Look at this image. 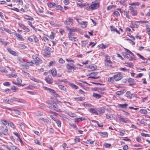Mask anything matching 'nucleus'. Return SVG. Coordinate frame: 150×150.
<instances>
[{
  "label": "nucleus",
  "instance_id": "obj_1",
  "mask_svg": "<svg viewBox=\"0 0 150 150\" xmlns=\"http://www.w3.org/2000/svg\"><path fill=\"white\" fill-rule=\"evenodd\" d=\"M33 60L28 62L30 64V66H33L34 64H35L36 65H38L39 64L42 63V60L36 56H33Z\"/></svg>",
  "mask_w": 150,
  "mask_h": 150
},
{
  "label": "nucleus",
  "instance_id": "obj_2",
  "mask_svg": "<svg viewBox=\"0 0 150 150\" xmlns=\"http://www.w3.org/2000/svg\"><path fill=\"white\" fill-rule=\"evenodd\" d=\"M99 6V3H96L95 1L92 2L91 4L89 6V9L91 10H95L97 9Z\"/></svg>",
  "mask_w": 150,
  "mask_h": 150
},
{
  "label": "nucleus",
  "instance_id": "obj_3",
  "mask_svg": "<svg viewBox=\"0 0 150 150\" xmlns=\"http://www.w3.org/2000/svg\"><path fill=\"white\" fill-rule=\"evenodd\" d=\"M0 131L3 134L6 135L8 133V129L6 126H1Z\"/></svg>",
  "mask_w": 150,
  "mask_h": 150
},
{
  "label": "nucleus",
  "instance_id": "obj_4",
  "mask_svg": "<svg viewBox=\"0 0 150 150\" xmlns=\"http://www.w3.org/2000/svg\"><path fill=\"white\" fill-rule=\"evenodd\" d=\"M44 52L46 54L48 55H50L51 53L53 52L52 48L47 46L45 47Z\"/></svg>",
  "mask_w": 150,
  "mask_h": 150
},
{
  "label": "nucleus",
  "instance_id": "obj_5",
  "mask_svg": "<svg viewBox=\"0 0 150 150\" xmlns=\"http://www.w3.org/2000/svg\"><path fill=\"white\" fill-rule=\"evenodd\" d=\"M114 80L117 81L121 80L123 77V76L121 75L120 73H118L117 74L115 75L114 76Z\"/></svg>",
  "mask_w": 150,
  "mask_h": 150
},
{
  "label": "nucleus",
  "instance_id": "obj_6",
  "mask_svg": "<svg viewBox=\"0 0 150 150\" xmlns=\"http://www.w3.org/2000/svg\"><path fill=\"white\" fill-rule=\"evenodd\" d=\"M117 117L120 122L125 123H128L129 122V120L127 118H122L120 115H117Z\"/></svg>",
  "mask_w": 150,
  "mask_h": 150
},
{
  "label": "nucleus",
  "instance_id": "obj_7",
  "mask_svg": "<svg viewBox=\"0 0 150 150\" xmlns=\"http://www.w3.org/2000/svg\"><path fill=\"white\" fill-rule=\"evenodd\" d=\"M44 89L45 90L49 91L52 95L54 96H55L57 95L55 91L54 90L47 87H45Z\"/></svg>",
  "mask_w": 150,
  "mask_h": 150
},
{
  "label": "nucleus",
  "instance_id": "obj_8",
  "mask_svg": "<svg viewBox=\"0 0 150 150\" xmlns=\"http://www.w3.org/2000/svg\"><path fill=\"white\" fill-rule=\"evenodd\" d=\"M45 80L49 84L53 82V79L51 75H48L46 77Z\"/></svg>",
  "mask_w": 150,
  "mask_h": 150
},
{
  "label": "nucleus",
  "instance_id": "obj_9",
  "mask_svg": "<svg viewBox=\"0 0 150 150\" xmlns=\"http://www.w3.org/2000/svg\"><path fill=\"white\" fill-rule=\"evenodd\" d=\"M18 24L20 27L24 30L25 31L27 32H29L30 31V29L26 27L23 24L20 23H18Z\"/></svg>",
  "mask_w": 150,
  "mask_h": 150
},
{
  "label": "nucleus",
  "instance_id": "obj_10",
  "mask_svg": "<svg viewBox=\"0 0 150 150\" xmlns=\"http://www.w3.org/2000/svg\"><path fill=\"white\" fill-rule=\"evenodd\" d=\"M88 111L94 115H98V113L97 110H96L94 108H91L88 109Z\"/></svg>",
  "mask_w": 150,
  "mask_h": 150
},
{
  "label": "nucleus",
  "instance_id": "obj_11",
  "mask_svg": "<svg viewBox=\"0 0 150 150\" xmlns=\"http://www.w3.org/2000/svg\"><path fill=\"white\" fill-rule=\"evenodd\" d=\"M59 88L64 91H67L68 90V88L67 86H65L61 85H58Z\"/></svg>",
  "mask_w": 150,
  "mask_h": 150
},
{
  "label": "nucleus",
  "instance_id": "obj_12",
  "mask_svg": "<svg viewBox=\"0 0 150 150\" xmlns=\"http://www.w3.org/2000/svg\"><path fill=\"white\" fill-rule=\"evenodd\" d=\"M14 35L17 37L18 39L21 41H24V40L23 38L22 37V35L16 33H14Z\"/></svg>",
  "mask_w": 150,
  "mask_h": 150
},
{
  "label": "nucleus",
  "instance_id": "obj_13",
  "mask_svg": "<svg viewBox=\"0 0 150 150\" xmlns=\"http://www.w3.org/2000/svg\"><path fill=\"white\" fill-rule=\"evenodd\" d=\"M8 51L11 54L14 55L16 56L17 55V54L16 52L14 51L13 50H11V49L9 47H7V49Z\"/></svg>",
  "mask_w": 150,
  "mask_h": 150
},
{
  "label": "nucleus",
  "instance_id": "obj_14",
  "mask_svg": "<svg viewBox=\"0 0 150 150\" xmlns=\"http://www.w3.org/2000/svg\"><path fill=\"white\" fill-rule=\"evenodd\" d=\"M66 67L67 69V71L68 72H72V65H70L69 64L66 65Z\"/></svg>",
  "mask_w": 150,
  "mask_h": 150
},
{
  "label": "nucleus",
  "instance_id": "obj_15",
  "mask_svg": "<svg viewBox=\"0 0 150 150\" xmlns=\"http://www.w3.org/2000/svg\"><path fill=\"white\" fill-rule=\"evenodd\" d=\"M85 120V119L83 117L76 118L74 119V121L75 122H79L82 120Z\"/></svg>",
  "mask_w": 150,
  "mask_h": 150
},
{
  "label": "nucleus",
  "instance_id": "obj_16",
  "mask_svg": "<svg viewBox=\"0 0 150 150\" xmlns=\"http://www.w3.org/2000/svg\"><path fill=\"white\" fill-rule=\"evenodd\" d=\"M86 67L89 68L90 69H91L93 70H96L97 68V66L94 64H92L91 65L87 66Z\"/></svg>",
  "mask_w": 150,
  "mask_h": 150
},
{
  "label": "nucleus",
  "instance_id": "obj_17",
  "mask_svg": "<svg viewBox=\"0 0 150 150\" xmlns=\"http://www.w3.org/2000/svg\"><path fill=\"white\" fill-rule=\"evenodd\" d=\"M87 22L85 21H81L80 22V24L81 25V27L83 28H85L87 26L86 23Z\"/></svg>",
  "mask_w": 150,
  "mask_h": 150
},
{
  "label": "nucleus",
  "instance_id": "obj_18",
  "mask_svg": "<svg viewBox=\"0 0 150 150\" xmlns=\"http://www.w3.org/2000/svg\"><path fill=\"white\" fill-rule=\"evenodd\" d=\"M66 28H67V30H68V31H69V33H73L74 32H75L76 31V30H77L76 29V28L72 29V28H69L68 26H67L66 27Z\"/></svg>",
  "mask_w": 150,
  "mask_h": 150
},
{
  "label": "nucleus",
  "instance_id": "obj_19",
  "mask_svg": "<svg viewBox=\"0 0 150 150\" xmlns=\"http://www.w3.org/2000/svg\"><path fill=\"white\" fill-rule=\"evenodd\" d=\"M75 33H69L68 35V36L70 40H72V38H73V36L74 35Z\"/></svg>",
  "mask_w": 150,
  "mask_h": 150
},
{
  "label": "nucleus",
  "instance_id": "obj_20",
  "mask_svg": "<svg viewBox=\"0 0 150 150\" xmlns=\"http://www.w3.org/2000/svg\"><path fill=\"white\" fill-rule=\"evenodd\" d=\"M51 73L52 75L54 76H57V71L55 69H53L51 70Z\"/></svg>",
  "mask_w": 150,
  "mask_h": 150
},
{
  "label": "nucleus",
  "instance_id": "obj_21",
  "mask_svg": "<svg viewBox=\"0 0 150 150\" xmlns=\"http://www.w3.org/2000/svg\"><path fill=\"white\" fill-rule=\"evenodd\" d=\"M97 112H98V115H100V114H103L105 110L103 108H99L97 110Z\"/></svg>",
  "mask_w": 150,
  "mask_h": 150
},
{
  "label": "nucleus",
  "instance_id": "obj_22",
  "mask_svg": "<svg viewBox=\"0 0 150 150\" xmlns=\"http://www.w3.org/2000/svg\"><path fill=\"white\" fill-rule=\"evenodd\" d=\"M93 96L95 97L97 99H99L101 98V96L98 94L93 93Z\"/></svg>",
  "mask_w": 150,
  "mask_h": 150
},
{
  "label": "nucleus",
  "instance_id": "obj_23",
  "mask_svg": "<svg viewBox=\"0 0 150 150\" xmlns=\"http://www.w3.org/2000/svg\"><path fill=\"white\" fill-rule=\"evenodd\" d=\"M19 61L20 62L22 63H25L26 64H27V63H29L28 62H28L25 59H24L22 58H21L19 59Z\"/></svg>",
  "mask_w": 150,
  "mask_h": 150
},
{
  "label": "nucleus",
  "instance_id": "obj_24",
  "mask_svg": "<svg viewBox=\"0 0 150 150\" xmlns=\"http://www.w3.org/2000/svg\"><path fill=\"white\" fill-rule=\"evenodd\" d=\"M47 5L50 8H53L56 5V4L54 2H49L47 3Z\"/></svg>",
  "mask_w": 150,
  "mask_h": 150
},
{
  "label": "nucleus",
  "instance_id": "obj_25",
  "mask_svg": "<svg viewBox=\"0 0 150 150\" xmlns=\"http://www.w3.org/2000/svg\"><path fill=\"white\" fill-rule=\"evenodd\" d=\"M125 90H123L117 91L116 92V95H122L123 93H125Z\"/></svg>",
  "mask_w": 150,
  "mask_h": 150
},
{
  "label": "nucleus",
  "instance_id": "obj_26",
  "mask_svg": "<svg viewBox=\"0 0 150 150\" xmlns=\"http://www.w3.org/2000/svg\"><path fill=\"white\" fill-rule=\"evenodd\" d=\"M85 99V97H76L74 98L75 100L79 101H82Z\"/></svg>",
  "mask_w": 150,
  "mask_h": 150
},
{
  "label": "nucleus",
  "instance_id": "obj_27",
  "mask_svg": "<svg viewBox=\"0 0 150 150\" xmlns=\"http://www.w3.org/2000/svg\"><path fill=\"white\" fill-rule=\"evenodd\" d=\"M11 100H12L14 101L17 102H22V100L20 99L16 98L15 97H13L12 98H11Z\"/></svg>",
  "mask_w": 150,
  "mask_h": 150
},
{
  "label": "nucleus",
  "instance_id": "obj_28",
  "mask_svg": "<svg viewBox=\"0 0 150 150\" xmlns=\"http://www.w3.org/2000/svg\"><path fill=\"white\" fill-rule=\"evenodd\" d=\"M67 114L70 117H75L77 116V115L75 114L72 113L71 112H69Z\"/></svg>",
  "mask_w": 150,
  "mask_h": 150
},
{
  "label": "nucleus",
  "instance_id": "obj_29",
  "mask_svg": "<svg viewBox=\"0 0 150 150\" xmlns=\"http://www.w3.org/2000/svg\"><path fill=\"white\" fill-rule=\"evenodd\" d=\"M48 107L50 108H53L54 109L56 105H57V104L55 103H49L48 104Z\"/></svg>",
  "mask_w": 150,
  "mask_h": 150
},
{
  "label": "nucleus",
  "instance_id": "obj_30",
  "mask_svg": "<svg viewBox=\"0 0 150 150\" xmlns=\"http://www.w3.org/2000/svg\"><path fill=\"white\" fill-rule=\"evenodd\" d=\"M69 85L73 88H74L75 89L78 88V87L73 83H70Z\"/></svg>",
  "mask_w": 150,
  "mask_h": 150
},
{
  "label": "nucleus",
  "instance_id": "obj_31",
  "mask_svg": "<svg viewBox=\"0 0 150 150\" xmlns=\"http://www.w3.org/2000/svg\"><path fill=\"white\" fill-rule=\"evenodd\" d=\"M114 77H109L108 78V81L110 83H113L114 82Z\"/></svg>",
  "mask_w": 150,
  "mask_h": 150
},
{
  "label": "nucleus",
  "instance_id": "obj_32",
  "mask_svg": "<svg viewBox=\"0 0 150 150\" xmlns=\"http://www.w3.org/2000/svg\"><path fill=\"white\" fill-rule=\"evenodd\" d=\"M0 71L6 74H7L8 73V71L6 70L5 68L3 67H0Z\"/></svg>",
  "mask_w": 150,
  "mask_h": 150
},
{
  "label": "nucleus",
  "instance_id": "obj_33",
  "mask_svg": "<svg viewBox=\"0 0 150 150\" xmlns=\"http://www.w3.org/2000/svg\"><path fill=\"white\" fill-rule=\"evenodd\" d=\"M106 117L107 119L112 120L113 118V116L111 114H108L106 115Z\"/></svg>",
  "mask_w": 150,
  "mask_h": 150
},
{
  "label": "nucleus",
  "instance_id": "obj_34",
  "mask_svg": "<svg viewBox=\"0 0 150 150\" xmlns=\"http://www.w3.org/2000/svg\"><path fill=\"white\" fill-rule=\"evenodd\" d=\"M81 42H82V46L84 47L86 46L88 43L87 40L82 41Z\"/></svg>",
  "mask_w": 150,
  "mask_h": 150
},
{
  "label": "nucleus",
  "instance_id": "obj_35",
  "mask_svg": "<svg viewBox=\"0 0 150 150\" xmlns=\"http://www.w3.org/2000/svg\"><path fill=\"white\" fill-rule=\"evenodd\" d=\"M122 55L126 57L127 58H128L129 57V54H128L125 52H123L122 53Z\"/></svg>",
  "mask_w": 150,
  "mask_h": 150
},
{
  "label": "nucleus",
  "instance_id": "obj_36",
  "mask_svg": "<svg viewBox=\"0 0 150 150\" xmlns=\"http://www.w3.org/2000/svg\"><path fill=\"white\" fill-rule=\"evenodd\" d=\"M125 66L128 67L130 68H132L133 66V64L132 63H125Z\"/></svg>",
  "mask_w": 150,
  "mask_h": 150
},
{
  "label": "nucleus",
  "instance_id": "obj_37",
  "mask_svg": "<svg viewBox=\"0 0 150 150\" xmlns=\"http://www.w3.org/2000/svg\"><path fill=\"white\" fill-rule=\"evenodd\" d=\"M25 18L30 21H33L34 20L33 18L31 17L28 16H26L24 17Z\"/></svg>",
  "mask_w": 150,
  "mask_h": 150
},
{
  "label": "nucleus",
  "instance_id": "obj_38",
  "mask_svg": "<svg viewBox=\"0 0 150 150\" xmlns=\"http://www.w3.org/2000/svg\"><path fill=\"white\" fill-rule=\"evenodd\" d=\"M67 21H68V22L70 23V24H71V25H73V20L71 18L69 17L67 19Z\"/></svg>",
  "mask_w": 150,
  "mask_h": 150
},
{
  "label": "nucleus",
  "instance_id": "obj_39",
  "mask_svg": "<svg viewBox=\"0 0 150 150\" xmlns=\"http://www.w3.org/2000/svg\"><path fill=\"white\" fill-rule=\"evenodd\" d=\"M119 132L120 133V135L121 136H123L124 135L125 132V130L122 129H120Z\"/></svg>",
  "mask_w": 150,
  "mask_h": 150
},
{
  "label": "nucleus",
  "instance_id": "obj_40",
  "mask_svg": "<svg viewBox=\"0 0 150 150\" xmlns=\"http://www.w3.org/2000/svg\"><path fill=\"white\" fill-rule=\"evenodd\" d=\"M128 105V104L125 103L123 104H119V107L120 108H125Z\"/></svg>",
  "mask_w": 150,
  "mask_h": 150
},
{
  "label": "nucleus",
  "instance_id": "obj_41",
  "mask_svg": "<svg viewBox=\"0 0 150 150\" xmlns=\"http://www.w3.org/2000/svg\"><path fill=\"white\" fill-rule=\"evenodd\" d=\"M130 13L133 16H135L137 15V12L136 10H134V11H133L132 12H130Z\"/></svg>",
  "mask_w": 150,
  "mask_h": 150
},
{
  "label": "nucleus",
  "instance_id": "obj_42",
  "mask_svg": "<svg viewBox=\"0 0 150 150\" xmlns=\"http://www.w3.org/2000/svg\"><path fill=\"white\" fill-rule=\"evenodd\" d=\"M11 99L10 100L8 99H4L3 100V102L4 103H10L9 102H11Z\"/></svg>",
  "mask_w": 150,
  "mask_h": 150
},
{
  "label": "nucleus",
  "instance_id": "obj_43",
  "mask_svg": "<svg viewBox=\"0 0 150 150\" xmlns=\"http://www.w3.org/2000/svg\"><path fill=\"white\" fill-rule=\"evenodd\" d=\"M140 112L141 113L143 114H146L147 113V111L145 109H141Z\"/></svg>",
  "mask_w": 150,
  "mask_h": 150
},
{
  "label": "nucleus",
  "instance_id": "obj_44",
  "mask_svg": "<svg viewBox=\"0 0 150 150\" xmlns=\"http://www.w3.org/2000/svg\"><path fill=\"white\" fill-rule=\"evenodd\" d=\"M126 96L128 98L131 99L135 96V95L134 94H131L130 96Z\"/></svg>",
  "mask_w": 150,
  "mask_h": 150
},
{
  "label": "nucleus",
  "instance_id": "obj_45",
  "mask_svg": "<svg viewBox=\"0 0 150 150\" xmlns=\"http://www.w3.org/2000/svg\"><path fill=\"white\" fill-rule=\"evenodd\" d=\"M124 11V14L125 16L126 17L128 18H130V16L128 14V13L127 11Z\"/></svg>",
  "mask_w": 150,
  "mask_h": 150
},
{
  "label": "nucleus",
  "instance_id": "obj_46",
  "mask_svg": "<svg viewBox=\"0 0 150 150\" xmlns=\"http://www.w3.org/2000/svg\"><path fill=\"white\" fill-rule=\"evenodd\" d=\"M35 115L38 116H41L43 115V113L41 112L38 111L36 112Z\"/></svg>",
  "mask_w": 150,
  "mask_h": 150
},
{
  "label": "nucleus",
  "instance_id": "obj_47",
  "mask_svg": "<svg viewBox=\"0 0 150 150\" xmlns=\"http://www.w3.org/2000/svg\"><path fill=\"white\" fill-rule=\"evenodd\" d=\"M22 73L23 74L25 75L26 76H28V77L30 76V74L29 73H28V72H27L25 71H22Z\"/></svg>",
  "mask_w": 150,
  "mask_h": 150
},
{
  "label": "nucleus",
  "instance_id": "obj_48",
  "mask_svg": "<svg viewBox=\"0 0 150 150\" xmlns=\"http://www.w3.org/2000/svg\"><path fill=\"white\" fill-rule=\"evenodd\" d=\"M130 27L131 28H138L139 27V25L136 24H132V26H130Z\"/></svg>",
  "mask_w": 150,
  "mask_h": 150
},
{
  "label": "nucleus",
  "instance_id": "obj_49",
  "mask_svg": "<svg viewBox=\"0 0 150 150\" xmlns=\"http://www.w3.org/2000/svg\"><path fill=\"white\" fill-rule=\"evenodd\" d=\"M56 123L57 124L58 126L59 127H60L61 126V122L59 120H56Z\"/></svg>",
  "mask_w": 150,
  "mask_h": 150
},
{
  "label": "nucleus",
  "instance_id": "obj_50",
  "mask_svg": "<svg viewBox=\"0 0 150 150\" xmlns=\"http://www.w3.org/2000/svg\"><path fill=\"white\" fill-rule=\"evenodd\" d=\"M137 55L140 58L143 60H145L146 59L144 58L141 55L137 53Z\"/></svg>",
  "mask_w": 150,
  "mask_h": 150
},
{
  "label": "nucleus",
  "instance_id": "obj_51",
  "mask_svg": "<svg viewBox=\"0 0 150 150\" xmlns=\"http://www.w3.org/2000/svg\"><path fill=\"white\" fill-rule=\"evenodd\" d=\"M94 141L91 140L90 139L88 140L86 142V143L93 144L94 142Z\"/></svg>",
  "mask_w": 150,
  "mask_h": 150
},
{
  "label": "nucleus",
  "instance_id": "obj_52",
  "mask_svg": "<svg viewBox=\"0 0 150 150\" xmlns=\"http://www.w3.org/2000/svg\"><path fill=\"white\" fill-rule=\"evenodd\" d=\"M120 70L123 71L125 72H129V69H127L125 68H121L120 69Z\"/></svg>",
  "mask_w": 150,
  "mask_h": 150
},
{
  "label": "nucleus",
  "instance_id": "obj_53",
  "mask_svg": "<svg viewBox=\"0 0 150 150\" xmlns=\"http://www.w3.org/2000/svg\"><path fill=\"white\" fill-rule=\"evenodd\" d=\"M1 42L2 43V44L3 45H4V46H6L7 45H9V42H6V41H2V42Z\"/></svg>",
  "mask_w": 150,
  "mask_h": 150
},
{
  "label": "nucleus",
  "instance_id": "obj_54",
  "mask_svg": "<svg viewBox=\"0 0 150 150\" xmlns=\"http://www.w3.org/2000/svg\"><path fill=\"white\" fill-rule=\"evenodd\" d=\"M58 62L59 63H61L62 64H63L65 62V61L62 58H60L59 59Z\"/></svg>",
  "mask_w": 150,
  "mask_h": 150
},
{
  "label": "nucleus",
  "instance_id": "obj_55",
  "mask_svg": "<svg viewBox=\"0 0 150 150\" xmlns=\"http://www.w3.org/2000/svg\"><path fill=\"white\" fill-rule=\"evenodd\" d=\"M13 111H15L16 113L18 115H20L21 114V112L18 110L17 109H13Z\"/></svg>",
  "mask_w": 150,
  "mask_h": 150
},
{
  "label": "nucleus",
  "instance_id": "obj_56",
  "mask_svg": "<svg viewBox=\"0 0 150 150\" xmlns=\"http://www.w3.org/2000/svg\"><path fill=\"white\" fill-rule=\"evenodd\" d=\"M54 110L57 112H62L61 110L59 109L57 107V105H56L55 108H54Z\"/></svg>",
  "mask_w": 150,
  "mask_h": 150
},
{
  "label": "nucleus",
  "instance_id": "obj_57",
  "mask_svg": "<svg viewBox=\"0 0 150 150\" xmlns=\"http://www.w3.org/2000/svg\"><path fill=\"white\" fill-rule=\"evenodd\" d=\"M3 85L5 86H9L11 85V83L9 82H6L4 83Z\"/></svg>",
  "mask_w": 150,
  "mask_h": 150
},
{
  "label": "nucleus",
  "instance_id": "obj_58",
  "mask_svg": "<svg viewBox=\"0 0 150 150\" xmlns=\"http://www.w3.org/2000/svg\"><path fill=\"white\" fill-rule=\"evenodd\" d=\"M110 28L111 30L112 31H113V32H114L115 29H116V28H115V27L113 25L110 26Z\"/></svg>",
  "mask_w": 150,
  "mask_h": 150
},
{
  "label": "nucleus",
  "instance_id": "obj_59",
  "mask_svg": "<svg viewBox=\"0 0 150 150\" xmlns=\"http://www.w3.org/2000/svg\"><path fill=\"white\" fill-rule=\"evenodd\" d=\"M141 135L143 137H150V135L149 134H145L143 132L142 133H141Z\"/></svg>",
  "mask_w": 150,
  "mask_h": 150
},
{
  "label": "nucleus",
  "instance_id": "obj_60",
  "mask_svg": "<svg viewBox=\"0 0 150 150\" xmlns=\"http://www.w3.org/2000/svg\"><path fill=\"white\" fill-rule=\"evenodd\" d=\"M111 146V144H110L105 143L104 144V146L106 148L109 147Z\"/></svg>",
  "mask_w": 150,
  "mask_h": 150
},
{
  "label": "nucleus",
  "instance_id": "obj_61",
  "mask_svg": "<svg viewBox=\"0 0 150 150\" xmlns=\"http://www.w3.org/2000/svg\"><path fill=\"white\" fill-rule=\"evenodd\" d=\"M128 82L130 83H133L134 81V79L132 78H129L127 80Z\"/></svg>",
  "mask_w": 150,
  "mask_h": 150
},
{
  "label": "nucleus",
  "instance_id": "obj_62",
  "mask_svg": "<svg viewBox=\"0 0 150 150\" xmlns=\"http://www.w3.org/2000/svg\"><path fill=\"white\" fill-rule=\"evenodd\" d=\"M70 126L72 127L73 128H74L76 129H78L76 125L74 124H70Z\"/></svg>",
  "mask_w": 150,
  "mask_h": 150
},
{
  "label": "nucleus",
  "instance_id": "obj_63",
  "mask_svg": "<svg viewBox=\"0 0 150 150\" xmlns=\"http://www.w3.org/2000/svg\"><path fill=\"white\" fill-rule=\"evenodd\" d=\"M55 64V61H52L50 62L49 64L50 66H52V65H54Z\"/></svg>",
  "mask_w": 150,
  "mask_h": 150
},
{
  "label": "nucleus",
  "instance_id": "obj_64",
  "mask_svg": "<svg viewBox=\"0 0 150 150\" xmlns=\"http://www.w3.org/2000/svg\"><path fill=\"white\" fill-rule=\"evenodd\" d=\"M12 149L14 150H20L17 147L14 146H11Z\"/></svg>",
  "mask_w": 150,
  "mask_h": 150
}]
</instances>
